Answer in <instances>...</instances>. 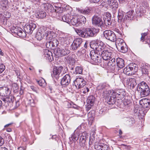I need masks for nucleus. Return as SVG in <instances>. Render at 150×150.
<instances>
[{"mask_svg": "<svg viewBox=\"0 0 150 150\" xmlns=\"http://www.w3.org/2000/svg\"><path fill=\"white\" fill-rule=\"evenodd\" d=\"M80 53L82 54V56H85V58L89 60L91 59L94 62V64L100 63L102 62L101 56L97 54L94 50L86 52L85 50H83L80 52Z\"/></svg>", "mask_w": 150, "mask_h": 150, "instance_id": "obj_2", "label": "nucleus"}, {"mask_svg": "<svg viewBox=\"0 0 150 150\" xmlns=\"http://www.w3.org/2000/svg\"><path fill=\"white\" fill-rule=\"evenodd\" d=\"M116 95L117 98L122 99L124 98L126 95L125 92L122 90L117 91Z\"/></svg>", "mask_w": 150, "mask_h": 150, "instance_id": "obj_32", "label": "nucleus"}, {"mask_svg": "<svg viewBox=\"0 0 150 150\" xmlns=\"http://www.w3.org/2000/svg\"><path fill=\"white\" fill-rule=\"evenodd\" d=\"M107 93L105 95V96H111L113 98H117V91H115L113 90H109L108 91H106Z\"/></svg>", "mask_w": 150, "mask_h": 150, "instance_id": "obj_29", "label": "nucleus"}, {"mask_svg": "<svg viewBox=\"0 0 150 150\" xmlns=\"http://www.w3.org/2000/svg\"><path fill=\"white\" fill-rule=\"evenodd\" d=\"M36 27V25L34 23H31L27 24L24 27V30L26 33L31 34Z\"/></svg>", "mask_w": 150, "mask_h": 150, "instance_id": "obj_13", "label": "nucleus"}, {"mask_svg": "<svg viewBox=\"0 0 150 150\" xmlns=\"http://www.w3.org/2000/svg\"><path fill=\"white\" fill-rule=\"evenodd\" d=\"M92 23L94 25L101 27L103 26V23L102 19L100 17L94 16L92 18Z\"/></svg>", "mask_w": 150, "mask_h": 150, "instance_id": "obj_15", "label": "nucleus"}, {"mask_svg": "<svg viewBox=\"0 0 150 150\" xmlns=\"http://www.w3.org/2000/svg\"><path fill=\"white\" fill-rule=\"evenodd\" d=\"M87 134L86 132H83L80 138V143L84 144L86 140Z\"/></svg>", "mask_w": 150, "mask_h": 150, "instance_id": "obj_36", "label": "nucleus"}, {"mask_svg": "<svg viewBox=\"0 0 150 150\" xmlns=\"http://www.w3.org/2000/svg\"><path fill=\"white\" fill-rule=\"evenodd\" d=\"M103 109H101L100 110L99 112V113L100 114H102V113H103Z\"/></svg>", "mask_w": 150, "mask_h": 150, "instance_id": "obj_62", "label": "nucleus"}, {"mask_svg": "<svg viewBox=\"0 0 150 150\" xmlns=\"http://www.w3.org/2000/svg\"><path fill=\"white\" fill-rule=\"evenodd\" d=\"M55 8L54 10V11L55 12L60 13H61L62 11V8L61 7H57L56 6H55Z\"/></svg>", "mask_w": 150, "mask_h": 150, "instance_id": "obj_52", "label": "nucleus"}, {"mask_svg": "<svg viewBox=\"0 0 150 150\" xmlns=\"http://www.w3.org/2000/svg\"><path fill=\"white\" fill-rule=\"evenodd\" d=\"M30 88L31 89L34 91L37 92V88L33 86H30Z\"/></svg>", "mask_w": 150, "mask_h": 150, "instance_id": "obj_58", "label": "nucleus"}, {"mask_svg": "<svg viewBox=\"0 0 150 150\" xmlns=\"http://www.w3.org/2000/svg\"><path fill=\"white\" fill-rule=\"evenodd\" d=\"M117 66L120 68H123L125 65L124 60L121 58H118L116 59Z\"/></svg>", "mask_w": 150, "mask_h": 150, "instance_id": "obj_28", "label": "nucleus"}, {"mask_svg": "<svg viewBox=\"0 0 150 150\" xmlns=\"http://www.w3.org/2000/svg\"><path fill=\"white\" fill-rule=\"evenodd\" d=\"M70 19V24L71 23L73 25L76 26H80V23L79 22L78 18L76 17H72Z\"/></svg>", "mask_w": 150, "mask_h": 150, "instance_id": "obj_26", "label": "nucleus"}, {"mask_svg": "<svg viewBox=\"0 0 150 150\" xmlns=\"http://www.w3.org/2000/svg\"><path fill=\"white\" fill-rule=\"evenodd\" d=\"M79 22L80 23V26L82 24V23L85 24L86 22V19L84 16H81L79 20Z\"/></svg>", "mask_w": 150, "mask_h": 150, "instance_id": "obj_47", "label": "nucleus"}, {"mask_svg": "<svg viewBox=\"0 0 150 150\" xmlns=\"http://www.w3.org/2000/svg\"><path fill=\"white\" fill-rule=\"evenodd\" d=\"M90 2L92 3H96L98 2L100 0H89Z\"/></svg>", "mask_w": 150, "mask_h": 150, "instance_id": "obj_59", "label": "nucleus"}, {"mask_svg": "<svg viewBox=\"0 0 150 150\" xmlns=\"http://www.w3.org/2000/svg\"><path fill=\"white\" fill-rule=\"evenodd\" d=\"M43 57L50 62H52L54 59L52 52L47 49L44 50Z\"/></svg>", "mask_w": 150, "mask_h": 150, "instance_id": "obj_16", "label": "nucleus"}, {"mask_svg": "<svg viewBox=\"0 0 150 150\" xmlns=\"http://www.w3.org/2000/svg\"><path fill=\"white\" fill-rule=\"evenodd\" d=\"M148 68L149 67L148 66L144 64H142L140 68L142 70V74H148L149 73Z\"/></svg>", "mask_w": 150, "mask_h": 150, "instance_id": "obj_31", "label": "nucleus"}, {"mask_svg": "<svg viewBox=\"0 0 150 150\" xmlns=\"http://www.w3.org/2000/svg\"><path fill=\"white\" fill-rule=\"evenodd\" d=\"M74 83L77 88L79 89L85 85L86 81L83 78H78L74 81Z\"/></svg>", "mask_w": 150, "mask_h": 150, "instance_id": "obj_11", "label": "nucleus"}, {"mask_svg": "<svg viewBox=\"0 0 150 150\" xmlns=\"http://www.w3.org/2000/svg\"><path fill=\"white\" fill-rule=\"evenodd\" d=\"M25 148L24 147H19L18 148L17 150H25Z\"/></svg>", "mask_w": 150, "mask_h": 150, "instance_id": "obj_61", "label": "nucleus"}, {"mask_svg": "<svg viewBox=\"0 0 150 150\" xmlns=\"http://www.w3.org/2000/svg\"><path fill=\"white\" fill-rule=\"evenodd\" d=\"M63 69V67L62 66L54 67L53 69V73L52 74V77L55 78L56 79H58Z\"/></svg>", "mask_w": 150, "mask_h": 150, "instance_id": "obj_12", "label": "nucleus"}, {"mask_svg": "<svg viewBox=\"0 0 150 150\" xmlns=\"http://www.w3.org/2000/svg\"><path fill=\"white\" fill-rule=\"evenodd\" d=\"M137 65L135 64H130L124 69L123 73L127 75H132L137 71Z\"/></svg>", "mask_w": 150, "mask_h": 150, "instance_id": "obj_4", "label": "nucleus"}, {"mask_svg": "<svg viewBox=\"0 0 150 150\" xmlns=\"http://www.w3.org/2000/svg\"><path fill=\"white\" fill-rule=\"evenodd\" d=\"M109 85L106 83H103L100 84L97 87V89L100 92L102 93V96H105V94L107 93L106 91H108L109 90H108V89L109 87Z\"/></svg>", "mask_w": 150, "mask_h": 150, "instance_id": "obj_10", "label": "nucleus"}, {"mask_svg": "<svg viewBox=\"0 0 150 150\" xmlns=\"http://www.w3.org/2000/svg\"><path fill=\"white\" fill-rule=\"evenodd\" d=\"M82 71L83 69L81 67H77L73 73L75 74H82Z\"/></svg>", "mask_w": 150, "mask_h": 150, "instance_id": "obj_38", "label": "nucleus"}, {"mask_svg": "<svg viewBox=\"0 0 150 150\" xmlns=\"http://www.w3.org/2000/svg\"><path fill=\"white\" fill-rule=\"evenodd\" d=\"M38 15L39 18H43L46 17V13L44 11H39L38 13Z\"/></svg>", "mask_w": 150, "mask_h": 150, "instance_id": "obj_42", "label": "nucleus"}, {"mask_svg": "<svg viewBox=\"0 0 150 150\" xmlns=\"http://www.w3.org/2000/svg\"><path fill=\"white\" fill-rule=\"evenodd\" d=\"M59 44L58 40L55 38L53 39L52 40L47 41L46 43V46L47 47H57Z\"/></svg>", "mask_w": 150, "mask_h": 150, "instance_id": "obj_23", "label": "nucleus"}, {"mask_svg": "<svg viewBox=\"0 0 150 150\" xmlns=\"http://www.w3.org/2000/svg\"><path fill=\"white\" fill-rule=\"evenodd\" d=\"M68 47H66L63 48H57L54 50V54L58 57L66 55L70 53Z\"/></svg>", "mask_w": 150, "mask_h": 150, "instance_id": "obj_7", "label": "nucleus"}, {"mask_svg": "<svg viewBox=\"0 0 150 150\" xmlns=\"http://www.w3.org/2000/svg\"><path fill=\"white\" fill-rule=\"evenodd\" d=\"M0 150H8V149L5 147L1 148Z\"/></svg>", "mask_w": 150, "mask_h": 150, "instance_id": "obj_64", "label": "nucleus"}, {"mask_svg": "<svg viewBox=\"0 0 150 150\" xmlns=\"http://www.w3.org/2000/svg\"><path fill=\"white\" fill-rule=\"evenodd\" d=\"M109 3L110 6L112 8H114L115 9L118 8V4L116 0H110Z\"/></svg>", "mask_w": 150, "mask_h": 150, "instance_id": "obj_35", "label": "nucleus"}, {"mask_svg": "<svg viewBox=\"0 0 150 150\" xmlns=\"http://www.w3.org/2000/svg\"><path fill=\"white\" fill-rule=\"evenodd\" d=\"M112 58V59L110 60L108 63V65L109 66H113L115 64V59L113 57Z\"/></svg>", "mask_w": 150, "mask_h": 150, "instance_id": "obj_48", "label": "nucleus"}, {"mask_svg": "<svg viewBox=\"0 0 150 150\" xmlns=\"http://www.w3.org/2000/svg\"><path fill=\"white\" fill-rule=\"evenodd\" d=\"M114 31L118 33L119 35H122V31L120 30H119L117 28H115L114 29Z\"/></svg>", "mask_w": 150, "mask_h": 150, "instance_id": "obj_56", "label": "nucleus"}, {"mask_svg": "<svg viewBox=\"0 0 150 150\" xmlns=\"http://www.w3.org/2000/svg\"><path fill=\"white\" fill-rule=\"evenodd\" d=\"M123 105L126 107H128L132 105V102L130 100L125 99L123 101Z\"/></svg>", "mask_w": 150, "mask_h": 150, "instance_id": "obj_40", "label": "nucleus"}, {"mask_svg": "<svg viewBox=\"0 0 150 150\" xmlns=\"http://www.w3.org/2000/svg\"><path fill=\"white\" fill-rule=\"evenodd\" d=\"M95 100V98L92 96H90L88 97L86 100L87 105L88 106H92L93 105Z\"/></svg>", "mask_w": 150, "mask_h": 150, "instance_id": "obj_33", "label": "nucleus"}, {"mask_svg": "<svg viewBox=\"0 0 150 150\" xmlns=\"http://www.w3.org/2000/svg\"><path fill=\"white\" fill-rule=\"evenodd\" d=\"M125 14V13L121 9H119L118 11L117 18L118 22L120 23L123 21H125V19L123 20V18Z\"/></svg>", "mask_w": 150, "mask_h": 150, "instance_id": "obj_24", "label": "nucleus"}, {"mask_svg": "<svg viewBox=\"0 0 150 150\" xmlns=\"http://www.w3.org/2000/svg\"><path fill=\"white\" fill-rule=\"evenodd\" d=\"M71 16L69 14L64 15L62 17V20L64 22L70 24V21Z\"/></svg>", "mask_w": 150, "mask_h": 150, "instance_id": "obj_34", "label": "nucleus"}, {"mask_svg": "<svg viewBox=\"0 0 150 150\" xmlns=\"http://www.w3.org/2000/svg\"><path fill=\"white\" fill-rule=\"evenodd\" d=\"M129 124L130 125H131L135 123V120L133 118H131L129 119Z\"/></svg>", "mask_w": 150, "mask_h": 150, "instance_id": "obj_55", "label": "nucleus"}, {"mask_svg": "<svg viewBox=\"0 0 150 150\" xmlns=\"http://www.w3.org/2000/svg\"><path fill=\"white\" fill-rule=\"evenodd\" d=\"M71 81V78L69 74H67L62 79L61 83L63 86L66 87L69 84Z\"/></svg>", "mask_w": 150, "mask_h": 150, "instance_id": "obj_14", "label": "nucleus"}, {"mask_svg": "<svg viewBox=\"0 0 150 150\" xmlns=\"http://www.w3.org/2000/svg\"><path fill=\"white\" fill-rule=\"evenodd\" d=\"M82 42V39L81 38L75 39L71 45L72 49L74 50H77V48L80 47Z\"/></svg>", "mask_w": 150, "mask_h": 150, "instance_id": "obj_19", "label": "nucleus"}, {"mask_svg": "<svg viewBox=\"0 0 150 150\" xmlns=\"http://www.w3.org/2000/svg\"><path fill=\"white\" fill-rule=\"evenodd\" d=\"M140 104L144 108H147L150 106V102L147 99H144L141 100Z\"/></svg>", "mask_w": 150, "mask_h": 150, "instance_id": "obj_25", "label": "nucleus"}, {"mask_svg": "<svg viewBox=\"0 0 150 150\" xmlns=\"http://www.w3.org/2000/svg\"><path fill=\"white\" fill-rule=\"evenodd\" d=\"M75 31L79 36L86 38L95 36L99 31L98 29L94 28H87L82 30L76 28Z\"/></svg>", "mask_w": 150, "mask_h": 150, "instance_id": "obj_1", "label": "nucleus"}, {"mask_svg": "<svg viewBox=\"0 0 150 150\" xmlns=\"http://www.w3.org/2000/svg\"><path fill=\"white\" fill-rule=\"evenodd\" d=\"M59 40L61 41L62 44L64 47H68L69 45L70 37L69 36H66L64 37H60Z\"/></svg>", "mask_w": 150, "mask_h": 150, "instance_id": "obj_21", "label": "nucleus"}, {"mask_svg": "<svg viewBox=\"0 0 150 150\" xmlns=\"http://www.w3.org/2000/svg\"><path fill=\"white\" fill-rule=\"evenodd\" d=\"M116 45L119 51L124 53L127 51V45L123 39L120 38L117 39L116 41Z\"/></svg>", "mask_w": 150, "mask_h": 150, "instance_id": "obj_5", "label": "nucleus"}, {"mask_svg": "<svg viewBox=\"0 0 150 150\" xmlns=\"http://www.w3.org/2000/svg\"><path fill=\"white\" fill-rule=\"evenodd\" d=\"M53 34V33L51 32L50 31H47L45 32V35L46 37V39L47 40V41L52 40L53 39H54L53 38V35H52Z\"/></svg>", "mask_w": 150, "mask_h": 150, "instance_id": "obj_30", "label": "nucleus"}, {"mask_svg": "<svg viewBox=\"0 0 150 150\" xmlns=\"http://www.w3.org/2000/svg\"><path fill=\"white\" fill-rule=\"evenodd\" d=\"M78 11L79 12L81 13L87 14L90 12V9L88 8L85 9H80L78 10Z\"/></svg>", "mask_w": 150, "mask_h": 150, "instance_id": "obj_43", "label": "nucleus"}, {"mask_svg": "<svg viewBox=\"0 0 150 150\" xmlns=\"http://www.w3.org/2000/svg\"><path fill=\"white\" fill-rule=\"evenodd\" d=\"M104 37L110 41L114 42L116 41V36L114 32L110 30H106L103 32Z\"/></svg>", "mask_w": 150, "mask_h": 150, "instance_id": "obj_8", "label": "nucleus"}, {"mask_svg": "<svg viewBox=\"0 0 150 150\" xmlns=\"http://www.w3.org/2000/svg\"><path fill=\"white\" fill-rule=\"evenodd\" d=\"M11 93L9 88L6 87L0 88V96H9Z\"/></svg>", "mask_w": 150, "mask_h": 150, "instance_id": "obj_20", "label": "nucleus"}, {"mask_svg": "<svg viewBox=\"0 0 150 150\" xmlns=\"http://www.w3.org/2000/svg\"><path fill=\"white\" fill-rule=\"evenodd\" d=\"M127 83L132 88H134L136 85L137 83L135 79L129 78L127 80Z\"/></svg>", "mask_w": 150, "mask_h": 150, "instance_id": "obj_27", "label": "nucleus"}, {"mask_svg": "<svg viewBox=\"0 0 150 150\" xmlns=\"http://www.w3.org/2000/svg\"><path fill=\"white\" fill-rule=\"evenodd\" d=\"M147 32H145L144 33H142L141 34V37L140 39V40L142 42H144L146 40L145 38L148 35Z\"/></svg>", "mask_w": 150, "mask_h": 150, "instance_id": "obj_44", "label": "nucleus"}, {"mask_svg": "<svg viewBox=\"0 0 150 150\" xmlns=\"http://www.w3.org/2000/svg\"><path fill=\"white\" fill-rule=\"evenodd\" d=\"M101 54L103 59L108 60L113 57L114 53L108 50H104L101 52Z\"/></svg>", "mask_w": 150, "mask_h": 150, "instance_id": "obj_9", "label": "nucleus"}, {"mask_svg": "<svg viewBox=\"0 0 150 150\" xmlns=\"http://www.w3.org/2000/svg\"><path fill=\"white\" fill-rule=\"evenodd\" d=\"M65 59L70 64L73 65L76 63L77 60L76 56L74 54H70L69 55L65 57Z\"/></svg>", "mask_w": 150, "mask_h": 150, "instance_id": "obj_17", "label": "nucleus"}, {"mask_svg": "<svg viewBox=\"0 0 150 150\" xmlns=\"http://www.w3.org/2000/svg\"><path fill=\"white\" fill-rule=\"evenodd\" d=\"M79 137V134L74 133V134L72 135L71 138L74 140H77Z\"/></svg>", "mask_w": 150, "mask_h": 150, "instance_id": "obj_51", "label": "nucleus"}, {"mask_svg": "<svg viewBox=\"0 0 150 150\" xmlns=\"http://www.w3.org/2000/svg\"><path fill=\"white\" fill-rule=\"evenodd\" d=\"M134 11H128L127 13V15H125L124 18L123 20L125 19H127V18H128V19H129V18H132L134 16H133V13Z\"/></svg>", "mask_w": 150, "mask_h": 150, "instance_id": "obj_37", "label": "nucleus"}, {"mask_svg": "<svg viewBox=\"0 0 150 150\" xmlns=\"http://www.w3.org/2000/svg\"><path fill=\"white\" fill-rule=\"evenodd\" d=\"M107 101L108 103L109 104H112L114 103V99L111 96H103Z\"/></svg>", "mask_w": 150, "mask_h": 150, "instance_id": "obj_39", "label": "nucleus"}, {"mask_svg": "<svg viewBox=\"0 0 150 150\" xmlns=\"http://www.w3.org/2000/svg\"><path fill=\"white\" fill-rule=\"evenodd\" d=\"M12 88L14 92L16 93L17 92L18 90V86L17 84L13 83L12 85Z\"/></svg>", "mask_w": 150, "mask_h": 150, "instance_id": "obj_45", "label": "nucleus"}, {"mask_svg": "<svg viewBox=\"0 0 150 150\" xmlns=\"http://www.w3.org/2000/svg\"><path fill=\"white\" fill-rule=\"evenodd\" d=\"M19 28V32L17 35L20 37L21 38H25L26 36V33L25 32L23 31L22 29L21 28Z\"/></svg>", "mask_w": 150, "mask_h": 150, "instance_id": "obj_41", "label": "nucleus"}, {"mask_svg": "<svg viewBox=\"0 0 150 150\" xmlns=\"http://www.w3.org/2000/svg\"><path fill=\"white\" fill-rule=\"evenodd\" d=\"M18 28H20L18 27H13L11 30V32L17 34V35L19 31Z\"/></svg>", "mask_w": 150, "mask_h": 150, "instance_id": "obj_50", "label": "nucleus"}, {"mask_svg": "<svg viewBox=\"0 0 150 150\" xmlns=\"http://www.w3.org/2000/svg\"><path fill=\"white\" fill-rule=\"evenodd\" d=\"M94 148L96 150H110L108 146L104 144H96L94 145Z\"/></svg>", "mask_w": 150, "mask_h": 150, "instance_id": "obj_22", "label": "nucleus"}, {"mask_svg": "<svg viewBox=\"0 0 150 150\" xmlns=\"http://www.w3.org/2000/svg\"><path fill=\"white\" fill-rule=\"evenodd\" d=\"M12 124H13V123H10L8 124H7L4 126V127H8L9 126V125H11Z\"/></svg>", "mask_w": 150, "mask_h": 150, "instance_id": "obj_63", "label": "nucleus"}, {"mask_svg": "<svg viewBox=\"0 0 150 150\" xmlns=\"http://www.w3.org/2000/svg\"><path fill=\"white\" fill-rule=\"evenodd\" d=\"M137 91L140 93L142 97L148 96L150 93V89L147 84L142 81L139 84L137 88Z\"/></svg>", "mask_w": 150, "mask_h": 150, "instance_id": "obj_3", "label": "nucleus"}, {"mask_svg": "<svg viewBox=\"0 0 150 150\" xmlns=\"http://www.w3.org/2000/svg\"><path fill=\"white\" fill-rule=\"evenodd\" d=\"M90 46L91 48L95 50L94 51L96 52L97 54L100 55L101 52L103 51L105 47V46L102 42H92L90 44Z\"/></svg>", "mask_w": 150, "mask_h": 150, "instance_id": "obj_6", "label": "nucleus"}, {"mask_svg": "<svg viewBox=\"0 0 150 150\" xmlns=\"http://www.w3.org/2000/svg\"><path fill=\"white\" fill-rule=\"evenodd\" d=\"M47 7V8L48 9H49L50 8H53V7L52 6L51 4H46L45 7Z\"/></svg>", "mask_w": 150, "mask_h": 150, "instance_id": "obj_60", "label": "nucleus"}, {"mask_svg": "<svg viewBox=\"0 0 150 150\" xmlns=\"http://www.w3.org/2000/svg\"><path fill=\"white\" fill-rule=\"evenodd\" d=\"M38 82L39 85L42 87H44L46 85L45 81L43 79L39 80L38 81Z\"/></svg>", "mask_w": 150, "mask_h": 150, "instance_id": "obj_46", "label": "nucleus"}, {"mask_svg": "<svg viewBox=\"0 0 150 150\" xmlns=\"http://www.w3.org/2000/svg\"><path fill=\"white\" fill-rule=\"evenodd\" d=\"M4 143V139L0 136V146L2 145Z\"/></svg>", "mask_w": 150, "mask_h": 150, "instance_id": "obj_57", "label": "nucleus"}, {"mask_svg": "<svg viewBox=\"0 0 150 150\" xmlns=\"http://www.w3.org/2000/svg\"><path fill=\"white\" fill-rule=\"evenodd\" d=\"M111 14L109 13H107L103 18V23L105 25L109 27L111 24Z\"/></svg>", "mask_w": 150, "mask_h": 150, "instance_id": "obj_18", "label": "nucleus"}, {"mask_svg": "<svg viewBox=\"0 0 150 150\" xmlns=\"http://www.w3.org/2000/svg\"><path fill=\"white\" fill-rule=\"evenodd\" d=\"M5 69V66L3 64H1L0 65V74L1 73L4 71Z\"/></svg>", "mask_w": 150, "mask_h": 150, "instance_id": "obj_54", "label": "nucleus"}, {"mask_svg": "<svg viewBox=\"0 0 150 150\" xmlns=\"http://www.w3.org/2000/svg\"><path fill=\"white\" fill-rule=\"evenodd\" d=\"M43 35L40 32H38L36 34L35 37L38 40H41L43 38Z\"/></svg>", "mask_w": 150, "mask_h": 150, "instance_id": "obj_49", "label": "nucleus"}, {"mask_svg": "<svg viewBox=\"0 0 150 150\" xmlns=\"http://www.w3.org/2000/svg\"><path fill=\"white\" fill-rule=\"evenodd\" d=\"M89 91V89L87 87H85L84 88L82 89L81 91V92L84 94H86Z\"/></svg>", "mask_w": 150, "mask_h": 150, "instance_id": "obj_53", "label": "nucleus"}]
</instances>
